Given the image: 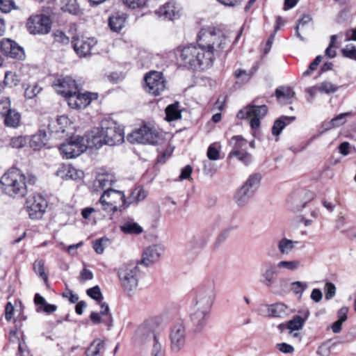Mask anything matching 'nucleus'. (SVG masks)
<instances>
[{"label": "nucleus", "instance_id": "1", "mask_svg": "<svg viewBox=\"0 0 356 356\" xmlns=\"http://www.w3.org/2000/svg\"><path fill=\"white\" fill-rule=\"evenodd\" d=\"M229 40L220 31L202 29L197 44H190L179 49L180 65L192 70H205L211 67L214 60L227 51Z\"/></svg>", "mask_w": 356, "mask_h": 356}, {"label": "nucleus", "instance_id": "2", "mask_svg": "<svg viewBox=\"0 0 356 356\" xmlns=\"http://www.w3.org/2000/svg\"><path fill=\"white\" fill-rule=\"evenodd\" d=\"M0 183L6 194L13 197H23L27 193L26 178L19 169L13 168L6 172Z\"/></svg>", "mask_w": 356, "mask_h": 356}, {"label": "nucleus", "instance_id": "3", "mask_svg": "<svg viewBox=\"0 0 356 356\" xmlns=\"http://www.w3.org/2000/svg\"><path fill=\"white\" fill-rule=\"evenodd\" d=\"M161 332L151 329L147 325H140L136 331L134 341L136 344H149L152 346V356H165L161 341Z\"/></svg>", "mask_w": 356, "mask_h": 356}, {"label": "nucleus", "instance_id": "4", "mask_svg": "<svg viewBox=\"0 0 356 356\" xmlns=\"http://www.w3.org/2000/svg\"><path fill=\"white\" fill-rule=\"evenodd\" d=\"M87 295L97 301L100 307V312H92L90 318L94 324L103 323L108 330L113 327V318L110 312L108 305L103 301V295L99 286H95L87 290Z\"/></svg>", "mask_w": 356, "mask_h": 356}, {"label": "nucleus", "instance_id": "5", "mask_svg": "<svg viewBox=\"0 0 356 356\" xmlns=\"http://www.w3.org/2000/svg\"><path fill=\"white\" fill-rule=\"evenodd\" d=\"M118 276L124 291L131 296L137 289L140 277V270L138 264L129 263L121 266L118 270Z\"/></svg>", "mask_w": 356, "mask_h": 356}, {"label": "nucleus", "instance_id": "6", "mask_svg": "<svg viewBox=\"0 0 356 356\" xmlns=\"http://www.w3.org/2000/svg\"><path fill=\"white\" fill-rule=\"evenodd\" d=\"M163 132L149 124H143L128 135V140L131 143L161 144L164 140Z\"/></svg>", "mask_w": 356, "mask_h": 356}, {"label": "nucleus", "instance_id": "7", "mask_svg": "<svg viewBox=\"0 0 356 356\" xmlns=\"http://www.w3.org/2000/svg\"><path fill=\"white\" fill-rule=\"evenodd\" d=\"M215 298V282L211 279L206 280L197 291L193 307L211 311Z\"/></svg>", "mask_w": 356, "mask_h": 356}, {"label": "nucleus", "instance_id": "8", "mask_svg": "<svg viewBox=\"0 0 356 356\" xmlns=\"http://www.w3.org/2000/svg\"><path fill=\"white\" fill-rule=\"evenodd\" d=\"M125 202L124 192L114 189H106L99 199L103 209L111 213H115L125 204Z\"/></svg>", "mask_w": 356, "mask_h": 356}, {"label": "nucleus", "instance_id": "9", "mask_svg": "<svg viewBox=\"0 0 356 356\" xmlns=\"http://www.w3.org/2000/svg\"><path fill=\"white\" fill-rule=\"evenodd\" d=\"M101 129L105 145L113 146L124 141V130L113 120H104L102 122Z\"/></svg>", "mask_w": 356, "mask_h": 356}, {"label": "nucleus", "instance_id": "10", "mask_svg": "<svg viewBox=\"0 0 356 356\" xmlns=\"http://www.w3.org/2000/svg\"><path fill=\"white\" fill-rule=\"evenodd\" d=\"M268 109L266 105L259 106L249 105L237 113V118L239 119H248L250 120V124L252 129H256L260 126V120L267 113Z\"/></svg>", "mask_w": 356, "mask_h": 356}, {"label": "nucleus", "instance_id": "11", "mask_svg": "<svg viewBox=\"0 0 356 356\" xmlns=\"http://www.w3.org/2000/svg\"><path fill=\"white\" fill-rule=\"evenodd\" d=\"M60 154L64 159H72L79 156L86 150L82 136H76L67 140L59 147Z\"/></svg>", "mask_w": 356, "mask_h": 356}, {"label": "nucleus", "instance_id": "12", "mask_svg": "<svg viewBox=\"0 0 356 356\" xmlns=\"http://www.w3.org/2000/svg\"><path fill=\"white\" fill-rule=\"evenodd\" d=\"M229 145L232 150L229 154L228 158L236 157L238 161L248 165L252 161V156L246 149L248 142L241 136H234L229 140Z\"/></svg>", "mask_w": 356, "mask_h": 356}, {"label": "nucleus", "instance_id": "13", "mask_svg": "<svg viewBox=\"0 0 356 356\" xmlns=\"http://www.w3.org/2000/svg\"><path fill=\"white\" fill-rule=\"evenodd\" d=\"M145 79V90L154 96H158L165 89L166 82L161 72H150Z\"/></svg>", "mask_w": 356, "mask_h": 356}, {"label": "nucleus", "instance_id": "14", "mask_svg": "<svg viewBox=\"0 0 356 356\" xmlns=\"http://www.w3.org/2000/svg\"><path fill=\"white\" fill-rule=\"evenodd\" d=\"M26 26L31 34H47L51 28V20L45 15H37L29 18Z\"/></svg>", "mask_w": 356, "mask_h": 356}, {"label": "nucleus", "instance_id": "15", "mask_svg": "<svg viewBox=\"0 0 356 356\" xmlns=\"http://www.w3.org/2000/svg\"><path fill=\"white\" fill-rule=\"evenodd\" d=\"M170 349L174 353L179 352L185 346L186 332L183 322H177L170 332Z\"/></svg>", "mask_w": 356, "mask_h": 356}, {"label": "nucleus", "instance_id": "16", "mask_svg": "<svg viewBox=\"0 0 356 356\" xmlns=\"http://www.w3.org/2000/svg\"><path fill=\"white\" fill-rule=\"evenodd\" d=\"M46 208L47 202L40 195L30 196L26 200V209L31 219H40L45 212Z\"/></svg>", "mask_w": 356, "mask_h": 356}, {"label": "nucleus", "instance_id": "17", "mask_svg": "<svg viewBox=\"0 0 356 356\" xmlns=\"http://www.w3.org/2000/svg\"><path fill=\"white\" fill-rule=\"evenodd\" d=\"M95 38L76 35L72 38V45L79 57H86L90 54L92 49L97 44Z\"/></svg>", "mask_w": 356, "mask_h": 356}, {"label": "nucleus", "instance_id": "18", "mask_svg": "<svg viewBox=\"0 0 356 356\" xmlns=\"http://www.w3.org/2000/svg\"><path fill=\"white\" fill-rule=\"evenodd\" d=\"M54 90L66 98L79 90L78 85L70 76L59 77L53 83Z\"/></svg>", "mask_w": 356, "mask_h": 356}, {"label": "nucleus", "instance_id": "19", "mask_svg": "<svg viewBox=\"0 0 356 356\" xmlns=\"http://www.w3.org/2000/svg\"><path fill=\"white\" fill-rule=\"evenodd\" d=\"M97 98L96 93H80L79 90L67 97V102L70 107L74 109H83L86 108L93 99Z\"/></svg>", "mask_w": 356, "mask_h": 356}, {"label": "nucleus", "instance_id": "20", "mask_svg": "<svg viewBox=\"0 0 356 356\" xmlns=\"http://www.w3.org/2000/svg\"><path fill=\"white\" fill-rule=\"evenodd\" d=\"M48 128L51 134L58 135V137H61L60 134L65 133L68 135L73 130L71 120L65 115L59 116L56 120L50 121Z\"/></svg>", "mask_w": 356, "mask_h": 356}, {"label": "nucleus", "instance_id": "21", "mask_svg": "<svg viewBox=\"0 0 356 356\" xmlns=\"http://www.w3.org/2000/svg\"><path fill=\"white\" fill-rule=\"evenodd\" d=\"M164 248L161 245H152L144 249L140 264L148 266L158 261L164 252Z\"/></svg>", "mask_w": 356, "mask_h": 356}, {"label": "nucleus", "instance_id": "22", "mask_svg": "<svg viewBox=\"0 0 356 356\" xmlns=\"http://www.w3.org/2000/svg\"><path fill=\"white\" fill-rule=\"evenodd\" d=\"M211 311L193 307L190 316L194 331L201 332L207 323Z\"/></svg>", "mask_w": 356, "mask_h": 356}, {"label": "nucleus", "instance_id": "23", "mask_svg": "<svg viewBox=\"0 0 356 356\" xmlns=\"http://www.w3.org/2000/svg\"><path fill=\"white\" fill-rule=\"evenodd\" d=\"M0 49L6 56L10 58L22 59L25 56L23 48L10 39L1 40Z\"/></svg>", "mask_w": 356, "mask_h": 356}, {"label": "nucleus", "instance_id": "24", "mask_svg": "<svg viewBox=\"0 0 356 356\" xmlns=\"http://www.w3.org/2000/svg\"><path fill=\"white\" fill-rule=\"evenodd\" d=\"M278 274L275 264L268 263L261 270L259 282L266 287H271L275 284Z\"/></svg>", "mask_w": 356, "mask_h": 356}, {"label": "nucleus", "instance_id": "25", "mask_svg": "<svg viewBox=\"0 0 356 356\" xmlns=\"http://www.w3.org/2000/svg\"><path fill=\"white\" fill-rule=\"evenodd\" d=\"M84 143L88 148H99L105 145L104 136L101 128H95L89 132L87 135L82 136Z\"/></svg>", "mask_w": 356, "mask_h": 356}, {"label": "nucleus", "instance_id": "26", "mask_svg": "<svg viewBox=\"0 0 356 356\" xmlns=\"http://www.w3.org/2000/svg\"><path fill=\"white\" fill-rule=\"evenodd\" d=\"M159 17L164 20H174L179 17V10L173 2H168L156 10Z\"/></svg>", "mask_w": 356, "mask_h": 356}, {"label": "nucleus", "instance_id": "27", "mask_svg": "<svg viewBox=\"0 0 356 356\" xmlns=\"http://www.w3.org/2000/svg\"><path fill=\"white\" fill-rule=\"evenodd\" d=\"M309 315L310 312L308 309H304L299 312V315L293 316L291 320L288 321L286 325V328L291 331H298L301 330Z\"/></svg>", "mask_w": 356, "mask_h": 356}, {"label": "nucleus", "instance_id": "28", "mask_svg": "<svg viewBox=\"0 0 356 356\" xmlns=\"http://www.w3.org/2000/svg\"><path fill=\"white\" fill-rule=\"evenodd\" d=\"M56 175L63 179L76 180L82 177L83 172L71 165H63L58 169Z\"/></svg>", "mask_w": 356, "mask_h": 356}, {"label": "nucleus", "instance_id": "29", "mask_svg": "<svg viewBox=\"0 0 356 356\" xmlns=\"http://www.w3.org/2000/svg\"><path fill=\"white\" fill-rule=\"evenodd\" d=\"M115 181L113 175L99 174L94 181L93 186L96 191L111 189L110 187Z\"/></svg>", "mask_w": 356, "mask_h": 356}, {"label": "nucleus", "instance_id": "30", "mask_svg": "<svg viewBox=\"0 0 356 356\" xmlns=\"http://www.w3.org/2000/svg\"><path fill=\"white\" fill-rule=\"evenodd\" d=\"M252 190L247 189L241 186L234 194V201L238 207L245 206L254 196Z\"/></svg>", "mask_w": 356, "mask_h": 356}, {"label": "nucleus", "instance_id": "31", "mask_svg": "<svg viewBox=\"0 0 356 356\" xmlns=\"http://www.w3.org/2000/svg\"><path fill=\"white\" fill-rule=\"evenodd\" d=\"M127 16L126 14L117 13L109 17L108 25L114 32H119L124 26Z\"/></svg>", "mask_w": 356, "mask_h": 356}, {"label": "nucleus", "instance_id": "32", "mask_svg": "<svg viewBox=\"0 0 356 356\" xmlns=\"http://www.w3.org/2000/svg\"><path fill=\"white\" fill-rule=\"evenodd\" d=\"M279 273L285 271L293 272L298 270L302 267V264L299 260H282L275 264Z\"/></svg>", "mask_w": 356, "mask_h": 356}, {"label": "nucleus", "instance_id": "33", "mask_svg": "<svg viewBox=\"0 0 356 356\" xmlns=\"http://www.w3.org/2000/svg\"><path fill=\"white\" fill-rule=\"evenodd\" d=\"M2 118H3L5 126L7 127L17 128L21 122V115L15 109H12Z\"/></svg>", "mask_w": 356, "mask_h": 356}, {"label": "nucleus", "instance_id": "34", "mask_svg": "<svg viewBox=\"0 0 356 356\" xmlns=\"http://www.w3.org/2000/svg\"><path fill=\"white\" fill-rule=\"evenodd\" d=\"M120 229L126 234L138 235L143 232V228L138 223L132 220L122 222Z\"/></svg>", "mask_w": 356, "mask_h": 356}, {"label": "nucleus", "instance_id": "35", "mask_svg": "<svg viewBox=\"0 0 356 356\" xmlns=\"http://www.w3.org/2000/svg\"><path fill=\"white\" fill-rule=\"evenodd\" d=\"M275 95L280 103L287 104L291 103V99L294 97L295 92L289 87H280L276 89Z\"/></svg>", "mask_w": 356, "mask_h": 356}, {"label": "nucleus", "instance_id": "36", "mask_svg": "<svg viewBox=\"0 0 356 356\" xmlns=\"http://www.w3.org/2000/svg\"><path fill=\"white\" fill-rule=\"evenodd\" d=\"M181 110L180 109V104L178 102L168 105L165 108V120L167 121H174L181 118Z\"/></svg>", "mask_w": 356, "mask_h": 356}, {"label": "nucleus", "instance_id": "37", "mask_svg": "<svg viewBox=\"0 0 356 356\" xmlns=\"http://www.w3.org/2000/svg\"><path fill=\"white\" fill-rule=\"evenodd\" d=\"M295 117L282 116L276 120L272 127V134L274 136H279L284 127L291 122L294 121Z\"/></svg>", "mask_w": 356, "mask_h": 356}, {"label": "nucleus", "instance_id": "38", "mask_svg": "<svg viewBox=\"0 0 356 356\" xmlns=\"http://www.w3.org/2000/svg\"><path fill=\"white\" fill-rule=\"evenodd\" d=\"M268 313L270 316L282 318L288 314V307L284 303H275L268 306Z\"/></svg>", "mask_w": 356, "mask_h": 356}, {"label": "nucleus", "instance_id": "39", "mask_svg": "<svg viewBox=\"0 0 356 356\" xmlns=\"http://www.w3.org/2000/svg\"><path fill=\"white\" fill-rule=\"evenodd\" d=\"M105 350L104 341L99 339L93 341L86 351V356H102Z\"/></svg>", "mask_w": 356, "mask_h": 356}, {"label": "nucleus", "instance_id": "40", "mask_svg": "<svg viewBox=\"0 0 356 356\" xmlns=\"http://www.w3.org/2000/svg\"><path fill=\"white\" fill-rule=\"evenodd\" d=\"M208 241V237L202 234L198 233L193 235L188 240V245L193 250H200L203 248Z\"/></svg>", "mask_w": 356, "mask_h": 356}, {"label": "nucleus", "instance_id": "41", "mask_svg": "<svg viewBox=\"0 0 356 356\" xmlns=\"http://www.w3.org/2000/svg\"><path fill=\"white\" fill-rule=\"evenodd\" d=\"M298 241H294L286 238H283L279 241L277 243V248L280 253L282 255H287L290 254L296 244H298Z\"/></svg>", "mask_w": 356, "mask_h": 356}, {"label": "nucleus", "instance_id": "42", "mask_svg": "<svg viewBox=\"0 0 356 356\" xmlns=\"http://www.w3.org/2000/svg\"><path fill=\"white\" fill-rule=\"evenodd\" d=\"M261 181V175L258 173L251 175L246 181L242 185L243 187L255 192L259 187Z\"/></svg>", "mask_w": 356, "mask_h": 356}, {"label": "nucleus", "instance_id": "43", "mask_svg": "<svg viewBox=\"0 0 356 356\" xmlns=\"http://www.w3.org/2000/svg\"><path fill=\"white\" fill-rule=\"evenodd\" d=\"M257 71L256 67H252L249 72L238 69L234 72V76L241 83H245L250 81L254 73Z\"/></svg>", "mask_w": 356, "mask_h": 356}, {"label": "nucleus", "instance_id": "44", "mask_svg": "<svg viewBox=\"0 0 356 356\" xmlns=\"http://www.w3.org/2000/svg\"><path fill=\"white\" fill-rule=\"evenodd\" d=\"M33 270L44 282H47L48 276L44 271V262L43 260H36L33 264Z\"/></svg>", "mask_w": 356, "mask_h": 356}, {"label": "nucleus", "instance_id": "45", "mask_svg": "<svg viewBox=\"0 0 356 356\" xmlns=\"http://www.w3.org/2000/svg\"><path fill=\"white\" fill-rule=\"evenodd\" d=\"M220 148V145L218 143H212L209 145L207 149V157L209 159L212 161H216L220 159V152L219 149Z\"/></svg>", "mask_w": 356, "mask_h": 356}, {"label": "nucleus", "instance_id": "46", "mask_svg": "<svg viewBox=\"0 0 356 356\" xmlns=\"http://www.w3.org/2000/svg\"><path fill=\"white\" fill-rule=\"evenodd\" d=\"M108 243L109 240L108 238H101L93 242L92 247L96 253L102 254L104 251L106 245Z\"/></svg>", "mask_w": 356, "mask_h": 356}, {"label": "nucleus", "instance_id": "47", "mask_svg": "<svg viewBox=\"0 0 356 356\" xmlns=\"http://www.w3.org/2000/svg\"><path fill=\"white\" fill-rule=\"evenodd\" d=\"M62 9L70 13L76 14L79 11V6L75 0H63Z\"/></svg>", "mask_w": 356, "mask_h": 356}, {"label": "nucleus", "instance_id": "48", "mask_svg": "<svg viewBox=\"0 0 356 356\" xmlns=\"http://www.w3.org/2000/svg\"><path fill=\"white\" fill-rule=\"evenodd\" d=\"M312 18L309 15H304L302 17L299 19L298 24L296 26V35L301 40L305 41V39L300 35L299 29L300 27H304L306 24L312 21Z\"/></svg>", "mask_w": 356, "mask_h": 356}, {"label": "nucleus", "instance_id": "49", "mask_svg": "<svg viewBox=\"0 0 356 356\" xmlns=\"http://www.w3.org/2000/svg\"><path fill=\"white\" fill-rule=\"evenodd\" d=\"M42 88L37 84L29 85L25 88L24 96L27 99H33L40 92Z\"/></svg>", "mask_w": 356, "mask_h": 356}, {"label": "nucleus", "instance_id": "50", "mask_svg": "<svg viewBox=\"0 0 356 356\" xmlns=\"http://www.w3.org/2000/svg\"><path fill=\"white\" fill-rule=\"evenodd\" d=\"M19 79L17 74L12 72H6L5 73L3 83L5 86L13 87L17 86Z\"/></svg>", "mask_w": 356, "mask_h": 356}, {"label": "nucleus", "instance_id": "51", "mask_svg": "<svg viewBox=\"0 0 356 356\" xmlns=\"http://www.w3.org/2000/svg\"><path fill=\"white\" fill-rule=\"evenodd\" d=\"M350 114H351L350 112H347V113H341V114L338 115L336 118H333L331 120V122H330L331 124H329L327 129H332V128L336 127H339V126L343 124L346 122L345 118L346 116L350 115Z\"/></svg>", "mask_w": 356, "mask_h": 356}, {"label": "nucleus", "instance_id": "52", "mask_svg": "<svg viewBox=\"0 0 356 356\" xmlns=\"http://www.w3.org/2000/svg\"><path fill=\"white\" fill-rule=\"evenodd\" d=\"M334 344H330L329 341L322 343L317 349L316 353L319 356H330Z\"/></svg>", "mask_w": 356, "mask_h": 356}, {"label": "nucleus", "instance_id": "53", "mask_svg": "<svg viewBox=\"0 0 356 356\" xmlns=\"http://www.w3.org/2000/svg\"><path fill=\"white\" fill-rule=\"evenodd\" d=\"M318 89L321 92L330 94L336 92L338 89V87L330 82L325 81L321 83V85L318 87Z\"/></svg>", "mask_w": 356, "mask_h": 356}, {"label": "nucleus", "instance_id": "54", "mask_svg": "<svg viewBox=\"0 0 356 356\" xmlns=\"http://www.w3.org/2000/svg\"><path fill=\"white\" fill-rule=\"evenodd\" d=\"M343 56L356 60V47L354 45H346L341 50Z\"/></svg>", "mask_w": 356, "mask_h": 356}, {"label": "nucleus", "instance_id": "55", "mask_svg": "<svg viewBox=\"0 0 356 356\" xmlns=\"http://www.w3.org/2000/svg\"><path fill=\"white\" fill-rule=\"evenodd\" d=\"M10 100L8 97L0 99V116L3 117L12 110Z\"/></svg>", "mask_w": 356, "mask_h": 356}, {"label": "nucleus", "instance_id": "56", "mask_svg": "<svg viewBox=\"0 0 356 356\" xmlns=\"http://www.w3.org/2000/svg\"><path fill=\"white\" fill-rule=\"evenodd\" d=\"M307 284L302 282L296 281L292 282L291 284V291L296 294H300V296L307 289Z\"/></svg>", "mask_w": 356, "mask_h": 356}, {"label": "nucleus", "instance_id": "57", "mask_svg": "<svg viewBox=\"0 0 356 356\" xmlns=\"http://www.w3.org/2000/svg\"><path fill=\"white\" fill-rule=\"evenodd\" d=\"M174 151V147L168 145L165 149L158 156L157 163L163 164L166 159L169 158Z\"/></svg>", "mask_w": 356, "mask_h": 356}, {"label": "nucleus", "instance_id": "58", "mask_svg": "<svg viewBox=\"0 0 356 356\" xmlns=\"http://www.w3.org/2000/svg\"><path fill=\"white\" fill-rule=\"evenodd\" d=\"M123 3L130 8L136 9L143 7L147 0H122Z\"/></svg>", "mask_w": 356, "mask_h": 356}, {"label": "nucleus", "instance_id": "59", "mask_svg": "<svg viewBox=\"0 0 356 356\" xmlns=\"http://www.w3.org/2000/svg\"><path fill=\"white\" fill-rule=\"evenodd\" d=\"M53 36L54 40L62 44H68L70 42V38L61 31L57 30L54 32Z\"/></svg>", "mask_w": 356, "mask_h": 356}, {"label": "nucleus", "instance_id": "60", "mask_svg": "<svg viewBox=\"0 0 356 356\" xmlns=\"http://www.w3.org/2000/svg\"><path fill=\"white\" fill-rule=\"evenodd\" d=\"M93 279V273L89 269L84 268L80 272L79 280L81 283H84L86 281L91 280Z\"/></svg>", "mask_w": 356, "mask_h": 356}, {"label": "nucleus", "instance_id": "61", "mask_svg": "<svg viewBox=\"0 0 356 356\" xmlns=\"http://www.w3.org/2000/svg\"><path fill=\"white\" fill-rule=\"evenodd\" d=\"M26 140L23 136L14 137L11 139L10 145L13 148H21L25 145Z\"/></svg>", "mask_w": 356, "mask_h": 356}, {"label": "nucleus", "instance_id": "62", "mask_svg": "<svg viewBox=\"0 0 356 356\" xmlns=\"http://www.w3.org/2000/svg\"><path fill=\"white\" fill-rule=\"evenodd\" d=\"M325 298L330 300L336 294V287L334 284L327 282L325 286Z\"/></svg>", "mask_w": 356, "mask_h": 356}, {"label": "nucleus", "instance_id": "63", "mask_svg": "<svg viewBox=\"0 0 356 356\" xmlns=\"http://www.w3.org/2000/svg\"><path fill=\"white\" fill-rule=\"evenodd\" d=\"M45 143L40 139L39 136H33L32 138L30 140V146L33 149L37 150L42 148Z\"/></svg>", "mask_w": 356, "mask_h": 356}, {"label": "nucleus", "instance_id": "64", "mask_svg": "<svg viewBox=\"0 0 356 356\" xmlns=\"http://www.w3.org/2000/svg\"><path fill=\"white\" fill-rule=\"evenodd\" d=\"M13 0H0V10L3 13H8L13 8Z\"/></svg>", "mask_w": 356, "mask_h": 356}]
</instances>
